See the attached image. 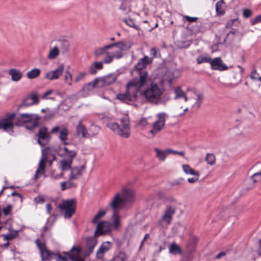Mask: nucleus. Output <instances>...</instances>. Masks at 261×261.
<instances>
[{"label":"nucleus","instance_id":"obj_61","mask_svg":"<svg viewBox=\"0 0 261 261\" xmlns=\"http://www.w3.org/2000/svg\"><path fill=\"white\" fill-rule=\"evenodd\" d=\"M66 185L67 189L71 188H75L77 186L75 183H74L71 181V180H69L68 181H66Z\"/></svg>","mask_w":261,"mask_h":261},{"label":"nucleus","instance_id":"obj_31","mask_svg":"<svg viewBox=\"0 0 261 261\" xmlns=\"http://www.w3.org/2000/svg\"><path fill=\"white\" fill-rule=\"evenodd\" d=\"M98 84H100V83L99 79L97 77L84 86L83 89L86 91H91L95 87H98Z\"/></svg>","mask_w":261,"mask_h":261},{"label":"nucleus","instance_id":"obj_36","mask_svg":"<svg viewBox=\"0 0 261 261\" xmlns=\"http://www.w3.org/2000/svg\"><path fill=\"white\" fill-rule=\"evenodd\" d=\"M112 218L113 222L111 223L112 227L117 229L120 225V218L117 212H113Z\"/></svg>","mask_w":261,"mask_h":261},{"label":"nucleus","instance_id":"obj_50","mask_svg":"<svg viewBox=\"0 0 261 261\" xmlns=\"http://www.w3.org/2000/svg\"><path fill=\"white\" fill-rule=\"evenodd\" d=\"M184 182L185 179L183 178H179L178 179L170 182L169 184L171 186H181L184 184Z\"/></svg>","mask_w":261,"mask_h":261},{"label":"nucleus","instance_id":"obj_63","mask_svg":"<svg viewBox=\"0 0 261 261\" xmlns=\"http://www.w3.org/2000/svg\"><path fill=\"white\" fill-rule=\"evenodd\" d=\"M238 19H233L230 20H229L228 22H227V23L225 25V27L226 28H231L232 25H233V23L236 21Z\"/></svg>","mask_w":261,"mask_h":261},{"label":"nucleus","instance_id":"obj_38","mask_svg":"<svg viewBox=\"0 0 261 261\" xmlns=\"http://www.w3.org/2000/svg\"><path fill=\"white\" fill-rule=\"evenodd\" d=\"M182 169L184 171L186 174H189L192 175L199 176V173L191 168L189 165H183Z\"/></svg>","mask_w":261,"mask_h":261},{"label":"nucleus","instance_id":"obj_59","mask_svg":"<svg viewBox=\"0 0 261 261\" xmlns=\"http://www.w3.org/2000/svg\"><path fill=\"white\" fill-rule=\"evenodd\" d=\"M184 18L189 22H195L198 19L197 17H192L187 15L184 16Z\"/></svg>","mask_w":261,"mask_h":261},{"label":"nucleus","instance_id":"obj_14","mask_svg":"<svg viewBox=\"0 0 261 261\" xmlns=\"http://www.w3.org/2000/svg\"><path fill=\"white\" fill-rule=\"evenodd\" d=\"M64 66L61 64L54 70L47 72L44 77L49 80H54L59 78L63 72Z\"/></svg>","mask_w":261,"mask_h":261},{"label":"nucleus","instance_id":"obj_3","mask_svg":"<svg viewBox=\"0 0 261 261\" xmlns=\"http://www.w3.org/2000/svg\"><path fill=\"white\" fill-rule=\"evenodd\" d=\"M151 62L152 59L147 56L140 59L135 66V70L139 75V77L134 78L132 80L137 83L139 86H144L149 79L148 73L146 68Z\"/></svg>","mask_w":261,"mask_h":261},{"label":"nucleus","instance_id":"obj_37","mask_svg":"<svg viewBox=\"0 0 261 261\" xmlns=\"http://www.w3.org/2000/svg\"><path fill=\"white\" fill-rule=\"evenodd\" d=\"M59 54V50L58 47L55 46L51 48L47 55V58L49 60H54L56 59Z\"/></svg>","mask_w":261,"mask_h":261},{"label":"nucleus","instance_id":"obj_9","mask_svg":"<svg viewBox=\"0 0 261 261\" xmlns=\"http://www.w3.org/2000/svg\"><path fill=\"white\" fill-rule=\"evenodd\" d=\"M35 242L39 250L42 260L51 259V257L55 255L54 253L47 249L45 243L41 242L39 239H36Z\"/></svg>","mask_w":261,"mask_h":261},{"label":"nucleus","instance_id":"obj_40","mask_svg":"<svg viewBox=\"0 0 261 261\" xmlns=\"http://www.w3.org/2000/svg\"><path fill=\"white\" fill-rule=\"evenodd\" d=\"M205 160L208 165H214L215 164L216 158L213 153H207Z\"/></svg>","mask_w":261,"mask_h":261},{"label":"nucleus","instance_id":"obj_6","mask_svg":"<svg viewBox=\"0 0 261 261\" xmlns=\"http://www.w3.org/2000/svg\"><path fill=\"white\" fill-rule=\"evenodd\" d=\"M142 87L131 80L126 85V92L124 93L118 94L117 98L126 103L135 101L136 100L138 92Z\"/></svg>","mask_w":261,"mask_h":261},{"label":"nucleus","instance_id":"obj_41","mask_svg":"<svg viewBox=\"0 0 261 261\" xmlns=\"http://www.w3.org/2000/svg\"><path fill=\"white\" fill-rule=\"evenodd\" d=\"M60 47L63 53L67 52L69 50L70 43L68 41L63 40L60 41Z\"/></svg>","mask_w":261,"mask_h":261},{"label":"nucleus","instance_id":"obj_52","mask_svg":"<svg viewBox=\"0 0 261 261\" xmlns=\"http://www.w3.org/2000/svg\"><path fill=\"white\" fill-rule=\"evenodd\" d=\"M28 98L31 99V101L33 105L37 104L39 102V99L37 94L33 93L30 96H28Z\"/></svg>","mask_w":261,"mask_h":261},{"label":"nucleus","instance_id":"obj_64","mask_svg":"<svg viewBox=\"0 0 261 261\" xmlns=\"http://www.w3.org/2000/svg\"><path fill=\"white\" fill-rule=\"evenodd\" d=\"M86 75V73H80L79 74H78L75 79V82H79L80 80H81Z\"/></svg>","mask_w":261,"mask_h":261},{"label":"nucleus","instance_id":"obj_7","mask_svg":"<svg viewBox=\"0 0 261 261\" xmlns=\"http://www.w3.org/2000/svg\"><path fill=\"white\" fill-rule=\"evenodd\" d=\"M61 211H64V217L65 218H70L75 213L76 207V199L72 198L63 200L58 206Z\"/></svg>","mask_w":261,"mask_h":261},{"label":"nucleus","instance_id":"obj_16","mask_svg":"<svg viewBox=\"0 0 261 261\" xmlns=\"http://www.w3.org/2000/svg\"><path fill=\"white\" fill-rule=\"evenodd\" d=\"M210 64L212 69L213 70L224 71L228 69V66L223 62L220 57L212 59Z\"/></svg>","mask_w":261,"mask_h":261},{"label":"nucleus","instance_id":"obj_62","mask_svg":"<svg viewBox=\"0 0 261 261\" xmlns=\"http://www.w3.org/2000/svg\"><path fill=\"white\" fill-rule=\"evenodd\" d=\"M194 177H193L189 178L188 179V181L191 184L194 183L196 181H197L199 179V176H197V175H194Z\"/></svg>","mask_w":261,"mask_h":261},{"label":"nucleus","instance_id":"obj_17","mask_svg":"<svg viewBox=\"0 0 261 261\" xmlns=\"http://www.w3.org/2000/svg\"><path fill=\"white\" fill-rule=\"evenodd\" d=\"M37 136L38 137L37 142L41 146H43L45 144V143L42 142L41 140L48 141L50 138L47 132V128L45 126H42L39 128Z\"/></svg>","mask_w":261,"mask_h":261},{"label":"nucleus","instance_id":"obj_23","mask_svg":"<svg viewBox=\"0 0 261 261\" xmlns=\"http://www.w3.org/2000/svg\"><path fill=\"white\" fill-rule=\"evenodd\" d=\"M96 237L95 235L93 237H88L86 238L87 250L86 255H89L92 253L93 249L97 244V240L95 239Z\"/></svg>","mask_w":261,"mask_h":261},{"label":"nucleus","instance_id":"obj_34","mask_svg":"<svg viewBox=\"0 0 261 261\" xmlns=\"http://www.w3.org/2000/svg\"><path fill=\"white\" fill-rule=\"evenodd\" d=\"M224 4V0H220L216 3V11L217 15L222 16L225 14V12L223 8Z\"/></svg>","mask_w":261,"mask_h":261},{"label":"nucleus","instance_id":"obj_19","mask_svg":"<svg viewBox=\"0 0 261 261\" xmlns=\"http://www.w3.org/2000/svg\"><path fill=\"white\" fill-rule=\"evenodd\" d=\"M85 169V166L82 165L81 166H75L72 167L70 171L69 176V180L76 179L81 177Z\"/></svg>","mask_w":261,"mask_h":261},{"label":"nucleus","instance_id":"obj_30","mask_svg":"<svg viewBox=\"0 0 261 261\" xmlns=\"http://www.w3.org/2000/svg\"><path fill=\"white\" fill-rule=\"evenodd\" d=\"M103 68V62H97L93 64L89 68V71L91 74H95L97 73V70H101Z\"/></svg>","mask_w":261,"mask_h":261},{"label":"nucleus","instance_id":"obj_48","mask_svg":"<svg viewBox=\"0 0 261 261\" xmlns=\"http://www.w3.org/2000/svg\"><path fill=\"white\" fill-rule=\"evenodd\" d=\"M33 105L32 102L31 101V99L28 98V97L25 98L19 106V108H23L31 106Z\"/></svg>","mask_w":261,"mask_h":261},{"label":"nucleus","instance_id":"obj_47","mask_svg":"<svg viewBox=\"0 0 261 261\" xmlns=\"http://www.w3.org/2000/svg\"><path fill=\"white\" fill-rule=\"evenodd\" d=\"M211 59L210 57H204L202 56H199L197 58V62L198 64H200L202 63H211Z\"/></svg>","mask_w":261,"mask_h":261},{"label":"nucleus","instance_id":"obj_56","mask_svg":"<svg viewBox=\"0 0 261 261\" xmlns=\"http://www.w3.org/2000/svg\"><path fill=\"white\" fill-rule=\"evenodd\" d=\"M71 81H72V75L71 74L68 72L67 71L66 72V74L65 75V81L67 83H68L69 85H71Z\"/></svg>","mask_w":261,"mask_h":261},{"label":"nucleus","instance_id":"obj_27","mask_svg":"<svg viewBox=\"0 0 261 261\" xmlns=\"http://www.w3.org/2000/svg\"><path fill=\"white\" fill-rule=\"evenodd\" d=\"M169 150H171V148H168L165 150H162L157 148L154 149V151L156 153V157L161 161H164L167 156L171 154Z\"/></svg>","mask_w":261,"mask_h":261},{"label":"nucleus","instance_id":"obj_43","mask_svg":"<svg viewBox=\"0 0 261 261\" xmlns=\"http://www.w3.org/2000/svg\"><path fill=\"white\" fill-rule=\"evenodd\" d=\"M126 258V254L123 252H120L114 257L113 261H125Z\"/></svg>","mask_w":261,"mask_h":261},{"label":"nucleus","instance_id":"obj_11","mask_svg":"<svg viewBox=\"0 0 261 261\" xmlns=\"http://www.w3.org/2000/svg\"><path fill=\"white\" fill-rule=\"evenodd\" d=\"M112 228L111 223L107 221H100L98 222L95 230V237H98L109 233Z\"/></svg>","mask_w":261,"mask_h":261},{"label":"nucleus","instance_id":"obj_54","mask_svg":"<svg viewBox=\"0 0 261 261\" xmlns=\"http://www.w3.org/2000/svg\"><path fill=\"white\" fill-rule=\"evenodd\" d=\"M51 177L54 180H57L64 177V173L61 172L60 174H55L54 171L51 172Z\"/></svg>","mask_w":261,"mask_h":261},{"label":"nucleus","instance_id":"obj_5","mask_svg":"<svg viewBox=\"0 0 261 261\" xmlns=\"http://www.w3.org/2000/svg\"><path fill=\"white\" fill-rule=\"evenodd\" d=\"M120 124L115 122L107 123V126L117 135L124 138H128L130 136V126L128 116L120 118Z\"/></svg>","mask_w":261,"mask_h":261},{"label":"nucleus","instance_id":"obj_4","mask_svg":"<svg viewBox=\"0 0 261 261\" xmlns=\"http://www.w3.org/2000/svg\"><path fill=\"white\" fill-rule=\"evenodd\" d=\"M163 84V81H161L160 83L152 82L143 91V95L147 101L154 104L159 103L161 96L164 92Z\"/></svg>","mask_w":261,"mask_h":261},{"label":"nucleus","instance_id":"obj_39","mask_svg":"<svg viewBox=\"0 0 261 261\" xmlns=\"http://www.w3.org/2000/svg\"><path fill=\"white\" fill-rule=\"evenodd\" d=\"M45 165L44 163V159L42 158L41 159L39 162V167L37 171H36L35 176L36 178H38V174L39 172H42V173H44L45 171Z\"/></svg>","mask_w":261,"mask_h":261},{"label":"nucleus","instance_id":"obj_18","mask_svg":"<svg viewBox=\"0 0 261 261\" xmlns=\"http://www.w3.org/2000/svg\"><path fill=\"white\" fill-rule=\"evenodd\" d=\"M98 78L100 83V84H98V88H101L114 83L117 79V76L115 74L111 73L105 76Z\"/></svg>","mask_w":261,"mask_h":261},{"label":"nucleus","instance_id":"obj_21","mask_svg":"<svg viewBox=\"0 0 261 261\" xmlns=\"http://www.w3.org/2000/svg\"><path fill=\"white\" fill-rule=\"evenodd\" d=\"M81 250L78 247L73 246L70 252H64L66 255H67L69 258L72 261H85L84 259L80 257V253Z\"/></svg>","mask_w":261,"mask_h":261},{"label":"nucleus","instance_id":"obj_10","mask_svg":"<svg viewBox=\"0 0 261 261\" xmlns=\"http://www.w3.org/2000/svg\"><path fill=\"white\" fill-rule=\"evenodd\" d=\"M125 46V45L123 42L118 41L114 43L105 45L102 47L96 48L94 51V55L95 57L97 58L101 55L110 54V52H109L108 50L113 48L114 47L121 48V47H124Z\"/></svg>","mask_w":261,"mask_h":261},{"label":"nucleus","instance_id":"obj_51","mask_svg":"<svg viewBox=\"0 0 261 261\" xmlns=\"http://www.w3.org/2000/svg\"><path fill=\"white\" fill-rule=\"evenodd\" d=\"M251 178L252 182L254 184L256 183L258 181L261 180V170L259 172L253 174L251 176Z\"/></svg>","mask_w":261,"mask_h":261},{"label":"nucleus","instance_id":"obj_44","mask_svg":"<svg viewBox=\"0 0 261 261\" xmlns=\"http://www.w3.org/2000/svg\"><path fill=\"white\" fill-rule=\"evenodd\" d=\"M106 214V212L105 211H99L95 216V217L93 218L92 221V224H96V223H98V220L101 218V217H102L103 216H104Z\"/></svg>","mask_w":261,"mask_h":261},{"label":"nucleus","instance_id":"obj_12","mask_svg":"<svg viewBox=\"0 0 261 261\" xmlns=\"http://www.w3.org/2000/svg\"><path fill=\"white\" fill-rule=\"evenodd\" d=\"M124 204H125L124 199L120 196V194L119 193H117L113 198L109 205L113 210V212H117L118 210H120Z\"/></svg>","mask_w":261,"mask_h":261},{"label":"nucleus","instance_id":"obj_32","mask_svg":"<svg viewBox=\"0 0 261 261\" xmlns=\"http://www.w3.org/2000/svg\"><path fill=\"white\" fill-rule=\"evenodd\" d=\"M239 33V32L238 30L234 28H231V31H230L227 34L225 38V41H229L230 42H232L235 39V37Z\"/></svg>","mask_w":261,"mask_h":261},{"label":"nucleus","instance_id":"obj_28","mask_svg":"<svg viewBox=\"0 0 261 261\" xmlns=\"http://www.w3.org/2000/svg\"><path fill=\"white\" fill-rule=\"evenodd\" d=\"M76 132L78 136H81L82 138H86L88 135V131L86 127L82 124L80 121L76 127Z\"/></svg>","mask_w":261,"mask_h":261},{"label":"nucleus","instance_id":"obj_8","mask_svg":"<svg viewBox=\"0 0 261 261\" xmlns=\"http://www.w3.org/2000/svg\"><path fill=\"white\" fill-rule=\"evenodd\" d=\"M166 113H161L158 115V120L153 124L152 128L149 132V134L153 137L160 132L165 126Z\"/></svg>","mask_w":261,"mask_h":261},{"label":"nucleus","instance_id":"obj_58","mask_svg":"<svg viewBox=\"0 0 261 261\" xmlns=\"http://www.w3.org/2000/svg\"><path fill=\"white\" fill-rule=\"evenodd\" d=\"M252 12L249 9H245L243 10V16L244 18H249L252 15Z\"/></svg>","mask_w":261,"mask_h":261},{"label":"nucleus","instance_id":"obj_13","mask_svg":"<svg viewBox=\"0 0 261 261\" xmlns=\"http://www.w3.org/2000/svg\"><path fill=\"white\" fill-rule=\"evenodd\" d=\"M51 134H58V138L61 141L67 140L69 134L67 128L65 126H55L50 131Z\"/></svg>","mask_w":261,"mask_h":261},{"label":"nucleus","instance_id":"obj_55","mask_svg":"<svg viewBox=\"0 0 261 261\" xmlns=\"http://www.w3.org/2000/svg\"><path fill=\"white\" fill-rule=\"evenodd\" d=\"M12 206L11 204L7 205L5 207L3 208V212L5 216H8L11 211Z\"/></svg>","mask_w":261,"mask_h":261},{"label":"nucleus","instance_id":"obj_24","mask_svg":"<svg viewBox=\"0 0 261 261\" xmlns=\"http://www.w3.org/2000/svg\"><path fill=\"white\" fill-rule=\"evenodd\" d=\"M135 194L134 191L129 189L123 188L122 189V198L124 199L125 203L132 202L134 201Z\"/></svg>","mask_w":261,"mask_h":261},{"label":"nucleus","instance_id":"obj_33","mask_svg":"<svg viewBox=\"0 0 261 261\" xmlns=\"http://www.w3.org/2000/svg\"><path fill=\"white\" fill-rule=\"evenodd\" d=\"M41 73V70L35 68L27 73V76L29 79L32 80L38 77Z\"/></svg>","mask_w":261,"mask_h":261},{"label":"nucleus","instance_id":"obj_15","mask_svg":"<svg viewBox=\"0 0 261 261\" xmlns=\"http://www.w3.org/2000/svg\"><path fill=\"white\" fill-rule=\"evenodd\" d=\"M123 48L124 47L118 48V50L113 51V52L110 53V54H107L106 56L103 60V63L109 64L113 61L114 58L120 59L122 58L123 57L122 51L123 50Z\"/></svg>","mask_w":261,"mask_h":261},{"label":"nucleus","instance_id":"obj_35","mask_svg":"<svg viewBox=\"0 0 261 261\" xmlns=\"http://www.w3.org/2000/svg\"><path fill=\"white\" fill-rule=\"evenodd\" d=\"M169 253L172 254H181L182 250L176 244L173 243L169 246Z\"/></svg>","mask_w":261,"mask_h":261},{"label":"nucleus","instance_id":"obj_45","mask_svg":"<svg viewBox=\"0 0 261 261\" xmlns=\"http://www.w3.org/2000/svg\"><path fill=\"white\" fill-rule=\"evenodd\" d=\"M174 93L175 94V99L181 98L182 96H185V94L180 87H178L175 89Z\"/></svg>","mask_w":261,"mask_h":261},{"label":"nucleus","instance_id":"obj_29","mask_svg":"<svg viewBox=\"0 0 261 261\" xmlns=\"http://www.w3.org/2000/svg\"><path fill=\"white\" fill-rule=\"evenodd\" d=\"M72 162L67 160L63 159L60 161V167L62 172L64 173V171L68 170H71L72 168Z\"/></svg>","mask_w":261,"mask_h":261},{"label":"nucleus","instance_id":"obj_22","mask_svg":"<svg viewBox=\"0 0 261 261\" xmlns=\"http://www.w3.org/2000/svg\"><path fill=\"white\" fill-rule=\"evenodd\" d=\"M111 247L112 243L111 242L107 241L103 242L96 252V258L98 259H102L103 257L104 254L109 250Z\"/></svg>","mask_w":261,"mask_h":261},{"label":"nucleus","instance_id":"obj_53","mask_svg":"<svg viewBox=\"0 0 261 261\" xmlns=\"http://www.w3.org/2000/svg\"><path fill=\"white\" fill-rule=\"evenodd\" d=\"M197 101L195 103V105L198 108H200L201 103L203 101V94H197Z\"/></svg>","mask_w":261,"mask_h":261},{"label":"nucleus","instance_id":"obj_42","mask_svg":"<svg viewBox=\"0 0 261 261\" xmlns=\"http://www.w3.org/2000/svg\"><path fill=\"white\" fill-rule=\"evenodd\" d=\"M123 21L127 25L129 26L130 27H132V28L135 29L137 30H140V27L138 25L135 24V23L134 21L132 19H130V18H128V19L124 18V19H123Z\"/></svg>","mask_w":261,"mask_h":261},{"label":"nucleus","instance_id":"obj_26","mask_svg":"<svg viewBox=\"0 0 261 261\" xmlns=\"http://www.w3.org/2000/svg\"><path fill=\"white\" fill-rule=\"evenodd\" d=\"M8 74L11 75V80L14 82H17L19 81L22 76V73L15 68H12L8 71Z\"/></svg>","mask_w":261,"mask_h":261},{"label":"nucleus","instance_id":"obj_60","mask_svg":"<svg viewBox=\"0 0 261 261\" xmlns=\"http://www.w3.org/2000/svg\"><path fill=\"white\" fill-rule=\"evenodd\" d=\"M34 201L36 203H42L44 202L45 199L42 196H39L34 199Z\"/></svg>","mask_w":261,"mask_h":261},{"label":"nucleus","instance_id":"obj_20","mask_svg":"<svg viewBox=\"0 0 261 261\" xmlns=\"http://www.w3.org/2000/svg\"><path fill=\"white\" fill-rule=\"evenodd\" d=\"M81 250L78 247L73 246L70 252H64L66 255H67L69 258L72 261H85L84 259L80 257V253Z\"/></svg>","mask_w":261,"mask_h":261},{"label":"nucleus","instance_id":"obj_25","mask_svg":"<svg viewBox=\"0 0 261 261\" xmlns=\"http://www.w3.org/2000/svg\"><path fill=\"white\" fill-rule=\"evenodd\" d=\"M63 149L64 151L63 154L64 159L73 162V159L77 155V151L75 150H70L67 147H64Z\"/></svg>","mask_w":261,"mask_h":261},{"label":"nucleus","instance_id":"obj_46","mask_svg":"<svg viewBox=\"0 0 261 261\" xmlns=\"http://www.w3.org/2000/svg\"><path fill=\"white\" fill-rule=\"evenodd\" d=\"M18 236V231H13L9 233L4 236V240H12L13 239L16 238Z\"/></svg>","mask_w":261,"mask_h":261},{"label":"nucleus","instance_id":"obj_2","mask_svg":"<svg viewBox=\"0 0 261 261\" xmlns=\"http://www.w3.org/2000/svg\"><path fill=\"white\" fill-rule=\"evenodd\" d=\"M164 202L167 205L157 225L161 228L166 229L171 224L173 217L176 213V207L170 204L176 203L177 200L172 196H168L164 197Z\"/></svg>","mask_w":261,"mask_h":261},{"label":"nucleus","instance_id":"obj_57","mask_svg":"<svg viewBox=\"0 0 261 261\" xmlns=\"http://www.w3.org/2000/svg\"><path fill=\"white\" fill-rule=\"evenodd\" d=\"M261 22V15H257L254 18L250 20V24L254 25L257 23Z\"/></svg>","mask_w":261,"mask_h":261},{"label":"nucleus","instance_id":"obj_49","mask_svg":"<svg viewBox=\"0 0 261 261\" xmlns=\"http://www.w3.org/2000/svg\"><path fill=\"white\" fill-rule=\"evenodd\" d=\"M250 79L254 81H261V76H259V74L257 72L256 70L254 69L251 73Z\"/></svg>","mask_w":261,"mask_h":261},{"label":"nucleus","instance_id":"obj_1","mask_svg":"<svg viewBox=\"0 0 261 261\" xmlns=\"http://www.w3.org/2000/svg\"><path fill=\"white\" fill-rule=\"evenodd\" d=\"M40 117L33 113H21L16 115L12 113L0 120V129L6 132L13 133L14 126H24L32 130L39 126Z\"/></svg>","mask_w":261,"mask_h":261}]
</instances>
